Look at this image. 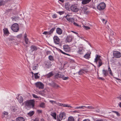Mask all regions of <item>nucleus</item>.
Instances as JSON below:
<instances>
[{
	"label": "nucleus",
	"instance_id": "6e6552de",
	"mask_svg": "<svg viewBox=\"0 0 121 121\" xmlns=\"http://www.w3.org/2000/svg\"><path fill=\"white\" fill-rule=\"evenodd\" d=\"M56 28L54 27L52 28L49 31H44L43 33V34L50 35L52 34L53 31L55 30Z\"/></svg>",
	"mask_w": 121,
	"mask_h": 121
},
{
	"label": "nucleus",
	"instance_id": "6e6d98bb",
	"mask_svg": "<svg viewBox=\"0 0 121 121\" xmlns=\"http://www.w3.org/2000/svg\"><path fill=\"white\" fill-rule=\"evenodd\" d=\"M37 112L38 113H41L42 112V110H37Z\"/></svg>",
	"mask_w": 121,
	"mask_h": 121
},
{
	"label": "nucleus",
	"instance_id": "a18cd8bd",
	"mask_svg": "<svg viewBox=\"0 0 121 121\" xmlns=\"http://www.w3.org/2000/svg\"><path fill=\"white\" fill-rule=\"evenodd\" d=\"M24 39L26 44H28V39L27 38L25 39Z\"/></svg>",
	"mask_w": 121,
	"mask_h": 121
},
{
	"label": "nucleus",
	"instance_id": "b1692460",
	"mask_svg": "<svg viewBox=\"0 0 121 121\" xmlns=\"http://www.w3.org/2000/svg\"><path fill=\"white\" fill-rule=\"evenodd\" d=\"M70 5L69 3H68L65 4V7L67 10H69L70 9Z\"/></svg>",
	"mask_w": 121,
	"mask_h": 121
},
{
	"label": "nucleus",
	"instance_id": "69168bd1",
	"mask_svg": "<svg viewBox=\"0 0 121 121\" xmlns=\"http://www.w3.org/2000/svg\"><path fill=\"white\" fill-rule=\"evenodd\" d=\"M34 121H39V119L38 118H36L34 120Z\"/></svg>",
	"mask_w": 121,
	"mask_h": 121
},
{
	"label": "nucleus",
	"instance_id": "bf43d9fd",
	"mask_svg": "<svg viewBox=\"0 0 121 121\" xmlns=\"http://www.w3.org/2000/svg\"><path fill=\"white\" fill-rule=\"evenodd\" d=\"M36 66H33V67L32 68V69L33 70H35V69H37L36 68Z\"/></svg>",
	"mask_w": 121,
	"mask_h": 121
},
{
	"label": "nucleus",
	"instance_id": "c03bdc74",
	"mask_svg": "<svg viewBox=\"0 0 121 121\" xmlns=\"http://www.w3.org/2000/svg\"><path fill=\"white\" fill-rule=\"evenodd\" d=\"M113 112H114L116 114L117 116H120V113H119L118 112L116 111H113Z\"/></svg>",
	"mask_w": 121,
	"mask_h": 121
},
{
	"label": "nucleus",
	"instance_id": "e433bc0d",
	"mask_svg": "<svg viewBox=\"0 0 121 121\" xmlns=\"http://www.w3.org/2000/svg\"><path fill=\"white\" fill-rule=\"evenodd\" d=\"M68 21H69V22L72 23L74 21V19L73 18H70Z\"/></svg>",
	"mask_w": 121,
	"mask_h": 121
},
{
	"label": "nucleus",
	"instance_id": "4468645a",
	"mask_svg": "<svg viewBox=\"0 0 121 121\" xmlns=\"http://www.w3.org/2000/svg\"><path fill=\"white\" fill-rule=\"evenodd\" d=\"M89 72L86 70L81 69L79 71L78 73V74L79 75H82L83 73H84L85 72L87 73Z\"/></svg>",
	"mask_w": 121,
	"mask_h": 121
},
{
	"label": "nucleus",
	"instance_id": "f8f14e48",
	"mask_svg": "<svg viewBox=\"0 0 121 121\" xmlns=\"http://www.w3.org/2000/svg\"><path fill=\"white\" fill-rule=\"evenodd\" d=\"M101 57V56L99 55H96L94 62L97 64H98V61L100 60H101L100 59Z\"/></svg>",
	"mask_w": 121,
	"mask_h": 121
},
{
	"label": "nucleus",
	"instance_id": "20e7f679",
	"mask_svg": "<svg viewBox=\"0 0 121 121\" xmlns=\"http://www.w3.org/2000/svg\"><path fill=\"white\" fill-rule=\"evenodd\" d=\"M66 117V114L64 112H60L59 117L57 118V121H61L63 119H65Z\"/></svg>",
	"mask_w": 121,
	"mask_h": 121
},
{
	"label": "nucleus",
	"instance_id": "09e8293b",
	"mask_svg": "<svg viewBox=\"0 0 121 121\" xmlns=\"http://www.w3.org/2000/svg\"><path fill=\"white\" fill-rule=\"evenodd\" d=\"M22 36V34H20V35H18L17 36V38H20Z\"/></svg>",
	"mask_w": 121,
	"mask_h": 121
},
{
	"label": "nucleus",
	"instance_id": "7ed1b4c3",
	"mask_svg": "<svg viewBox=\"0 0 121 121\" xmlns=\"http://www.w3.org/2000/svg\"><path fill=\"white\" fill-rule=\"evenodd\" d=\"M11 29L14 32H17L19 30V26L17 23H15L13 24L11 26Z\"/></svg>",
	"mask_w": 121,
	"mask_h": 121
},
{
	"label": "nucleus",
	"instance_id": "a19ab883",
	"mask_svg": "<svg viewBox=\"0 0 121 121\" xmlns=\"http://www.w3.org/2000/svg\"><path fill=\"white\" fill-rule=\"evenodd\" d=\"M70 15L67 14L66 16L64 17L68 21L70 18L69 17Z\"/></svg>",
	"mask_w": 121,
	"mask_h": 121
},
{
	"label": "nucleus",
	"instance_id": "37998d69",
	"mask_svg": "<svg viewBox=\"0 0 121 121\" xmlns=\"http://www.w3.org/2000/svg\"><path fill=\"white\" fill-rule=\"evenodd\" d=\"M11 110L13 112H15L17 109L16 108L14 107H12L11 109Z\"/></svg>",
	"mask_w": 121,
	"mask_h": 121
},
{
	"label": "nucleus",
	"instance_id": "0eeeda50",
	"mask_svg": "<svg viewBox=\"0 0 121 121\" xmlns=\"http://www.w3.org/2000/svg\"><path fill=\"white\" fill-rule=\"evenodd\" d=\"M85 51L83 48L82 47H80L78 48V50L77 51V53L80 55H83Z\"/></svg>",
	"mask_w": 121,
	"mask_h": 121
},
{
	"label": "nucleus",
	"instance_id": "58836bf2",
	"mask_svg": "<svg viewBox=\"0 0 121 121\" xmlns=\"http://www.w3.org/2000/svg\"><path fill=\"white\" fill-rule=\"evenodd\" d=\"M83 27L86 30H88L90 29V27L88 26H83Z\"/></svg>",
	"mask_w": 121,
	"mask_h": 121
},
{
	"label": "nucleus",
	"instance_id": "49530a36",
	"mask_svg": "<svg viewBox=\"0 0 121 121\" xmlns=\"http://www.w3.org/2000/svg\"><path fill=\"white\" fill-rule=\"evenodd\" d=\"M32 95L33 97L35 98H39L38 97L37 95L34 94H33Z\"/></svg>",
	"mask_w": 121,
	"mask_h": 121
},
{
	"label": "nucleus",
	"instance_id": "412c9836",
	"mask_svg": "<svg viewBox=\"0 0 121 121\" xmlns=\"http://www.w3.org/2000/svg\"><path fill=\"white\" fill-rule=\"evenodd\" d=\"M63 30L59 28H57L56 29V33L59 35H61L62 33Z\"/></svg>",
	"mask_w": 121,
	"mask_h": 121
},
{
	"label": "nucleus",
	"instance_id": "2eb2a0df",
	"mask_svg": "<svg viewBox=\"0 0 121 121\" xmlns=\"http://www.w3.org/2000/svg\"><path fill=\"white\" fill-rule=\"evenodd\" d=\"M30 51L31 52H33L34 51H36L38 49L36 46L34 45H32L30 47Z\"/></svg>",
	"mask_w": 121,
	"mask_h": 121
},
{
	"label": "nucleus",
	"instance_id": "3c124183",
	"mask_svg": "<svg viewBox=\"0 0 121 121\" xmlns=\"http://www.w3.org/2000/svg\"><path fill=\"white\" fill-rule=\"evenodd\" d=\"M51 63L49 61H48L46 63V65H51Z\"/></svg>",
	"mask_w": 121,
	"mask_h": 121
},
{
	"label": "nucleus",
	"instance_id": "9b49d317",
	"mask_svg": "<svg viewBox=\"0 0 121 121\" xmlns=\"http://www.w3.org/2000/svg\"><path fill=\"white\" fill-rule=\"evenodd\" d=\"M53 39L54 42L56 44H59L60 39L58 36H55Z\"/></svg>",
	"mask_w": 121,
	"mask_h": 121
},
{
	"label": "nucleus",
	"instance_id": "680f3d73",
	"mask_svg": "<svg viewBox=\"0 0 121 121\" xmlns=\"http://www.w3.org/2000/svg\"><path fill=\"white\" fill-rule=\"evenodd\" d=\"M73 24L75 26H79V25H78L77 24V23L75 22H74L73 23Z\"/></svg>",
	"mask_w": 121,
	"mask_h": 121
},
{
	"label": "nucleus",
	"instance_id": "0e129e2a",
	"mask_svg": "<svg viewBox=\"0 0 121 121\" xmlns=\"http://www.w3.org/2000/svg\"><path fill=\"white\" fill-rule=\"evenodd\" d=\"M89 13V11H85V12H84V13L85 14H88Z\"/></svg>",
	"mask_w": 121,
	"mask_h": 121
},
{
	"label": "nucleus",
	"instance_id": "a211bd4d",
	"mask_svg": "<svg viewBox=\"0 0 121 121\" xmlns=\"http://www.w3.org/2000/svg\"><path fill=\"white\" fill-rule=\"evenodd\" d=\"M73 36L71 35L67 36L66 40L68 42H70L72 40Z\"/></svg>",
	"mask_w": 121,
	"mask_h": 121
},
{
	"label": "nucleus",
	"instance_id": "5701e85b",
	"mask_svg": "<svg viewBox=\"0 0 121 121\" xmlns=\"http://www.w3.org/2000/svg\"><path fill=\"white\" fill-rule=\"evenodd\" d=\"M91 53H87L84 56V57L86 59H89L91 58L90 54Z\"/></svg>",
	"mask_w": 121,
	"mask_h": 121
},
{
	"label": "nucleus",
	"instance_id": "1a4fd4ad",
	"mask_svg": "<svg viewBox=\"0 0 121 121\" xmlns=\"http://www.w3.org/2000/svg\"><path fill=\"white\" fill-rule=\"evenodd\" d=\"M114 56L116 58H119L121 56V53L119 52L114 51L113 53Z\"/></svg>",
	"mask_w": 121,
	"mask_h": 121
},
{
	"label": "nucleus",
	"instance_id": "4c0bfd02",
	"mask_svg": "<svg viewBox=\"0 0 121 121\" xmlns=\"http://www.w3.org/2000/svg\"><path fill=\"white\" fill-rule=\"evenodd\" d=\"M108 71L109 72V74L111 75H112V73L110 68L109 66L108 68Z\"/></svg>",
	"mask_w": 121,
	"mask_h": 121
},
{
	"label": "nucleus",
	"instance_id": "f03ea898",
	"mask_svg": "<svg viewBox=\"0 0 121 121\" xmlns=\"http://www.w3.org/2000/svg\"><path fill=\"white\" fill-rule=\"evenodd\" d=\"M60 72H58L57 73H55L54 77L55 79H57L58 78H62L63 80H67L68 79L69 77H65V75H63L59 74Z\"/></svg>",
	"mask_w": 121,
	"mask_h": 121
},
{
	"label": "nucleus",
	"instance_id": "e2e57ef3",
	"mask_svg": "<svg viewBox=\"0 0 121 121\" xmlns=\"http://www.w3.org/2000/svg\"><path fill=\"white\" fill-rule=\"evenodd\" d=\"M102 21L104 23H105V24L106 23V22H107V21H105V19H103L102 20Z\"/></svg>",
	"mask_w": 121,
	"mask_h": 121
},
{
	"label": "nucleus",
	"instance_id": "9d476101",
	"mask_svg": "<svg viewBox=\"0 0 121 121\" xmlns=\"http://www.w3.org/2000/svg\"><path fill=\"white\" fill-rule=\"evenodd\" d=\"M35 84L36 87L39 89H43L44 88V85L41 82H37Z\"/></svg>",
	"mask_w": 121,
	"mask_h": 121
},
{
	"label": "nucleus",
	"instance_id": "c85d7f7f",
	"mask_svg": "<svg viewBox=\"0 0 121 121\" xmlns=\"http://www.w3.org/2000/svg\"><path fill=\"white\" fill-rule=\"evenodd\" d=\"M17 121H24L25 119L23 117H19L17 118Z\"/></svg>",
	"mask_w": 121,
	"mask_h": 121
},
{
	"label": "nucleus",
	"instance_id": "4be33fe9",
	"mask_svg": "<svg viewBox=\"0 0 121 121\" xmlns=\"http://www.w3.org/2000/svg\"><path fill=\"white\" fill-rule=\"evenodd\" d=\"M91 0H82V4L83 5H85L89 3Z\"/></svg>",
	"mask_w": 121,
	"mask_h": 121
},
{
	"label": "nucleus",
	"instance_id": "4d7b16f0",
	"mask_svg": "<svg viewBox=\"0 0 121 121\" xmlns=\"http://www.w3.org/2000/svg\"><path fill=\"white\" fill-rule=\"evenodd\" d=\"M98 79H99L101 80H105L104 78H102V77H99L98 78Z\"/></svg>",
	"mask_w": 121,
	"mask_h": 121
},
{
	"label": "nucleus",
	"instance_id": "8fccbe9b",
	"mask_svg": "<svg viewBox=\"0 0 121 121\" xmlns=\"http://www.w3.org/2000/svg\"><path fill=\"white\" fill-rule=\"evenodd\" d=\"M15 17L14 16L12 17V20L13 21H16V19L15 18Z\"/></svg>",
	"mask_w": 121,
	"mask_h": 121
},
{
	"label": "nucleus",
	"instance_id": "13d9d810",
	"mask_svg": "<svg viewBox=\"0 0 121 121\" xmlns=\"http://www.w3.org/2000/svg\"><path fill=\"white\" fill-rule=\"evenodd\" d=\"M78 107V108H85V107H86L85 106H80V107Z\"/></svg>",
	"mask_w": 121,
	"mask_h": 121
},
{
	"label": "nucleus",
	"instance_id": "cd10ccee",
	"mask_svg": "<svg viewBox=\"0 0 121 121\" xmlns=\"http://www.w3.org/2000/svg\"><path fill=\"white\" fill-rule=\"evenodd\" d=\"M51 85L54 88H56L59 87V85L57 84L54 82H52V83Z\"/></svg>",
	"mask_w": 121,
	"mask_h": 121
},
{
	"label": "nucleus",
	"instance_id": "bb28decb",
	"mask_svg": "<svg viewBox=\"0 0 121 121\" xmlns=\"http://www.w3.org/2000/svg\"><path fill=\"white\" fill-rule=\"evenodd\" d=\"M7 0H0V6L4 5L8 2Z\"/></svg>",
	"mask_w": 121,
	"mask_h": 121
},
{
	"label": "nucleus",
	"instance_id": "39448f33",
	"mask_svg": "<svg viewBox=\"0 0 121 121\" xmlns=\"http://www.w3.org/2000/svg\"><path fill=\"white\" fill-rule=\"evenodd\" d=\"M70 9L72 11L74 12H77L79 10V9L76 4H75L72 5L71 6Z\"/></svg>",
	"mask_w": 121,
	"mask_h": 121
},
{
	"label": "nucleus",
	"instance_id": "423d86ee",
	"mask_svg": "<svg viewBox=\"0 0 121 121\" xmlns=\"http://www.w3.org/2000/svg\"><path fill=\"white\" fill-rule=\"evenodd\" d=\"M106 7L105 3L104 2L99 4L97 7V9L99 10H103L105 9Z\"/></svg>",
	"mask_w": 121,
	"mask_h": 121
},
{
	"label": "nucleus",
	"instance_id": "338daca9",
	"mask_svg": "<svg viewBox=\"0 0 121 121\" xmlns=\"http://www.w3.org/2000/svg\"><path fill=\"white\" fill-rule=\"evenodd\" d=\"M103 119H97L96 120H95L94 121H103Z\"/></svg>",
	"mask_w": 121,
	"mask_h": 121
},
{
	"label": "nucleus",
	"instance_id": "052dcab7",
	"mask_svg": "<svg viewBox=\"0 0 121 121\" xmlns=\"http://www.w3.org/2000/svg\"><path fill=\"white\" fill-rule=\"evenodd\" d=\"M51 52L50 51H47L46 52V54L47 55H48L49 54H50Z\"/></svg>",
	"mask_w": 121,
	"mask_h": 121
},
{
	"label": "nucleus",
	"instance_id": "603ef678",
	"mask_svg": "<svg viewBox=\"0 0 121 121\" xmlns=\"http://www.w3.org/2000/svg\"><path fill=\"white\" fill-rule=\"evenodd\" d=\"M49 102L51 103H52L53 104V103H54L55 104H56V101H54L53 100H50Z\"/></svg>",
	"mask_w": 121,
	"mask_h": 121
},
{
	"label": "nucleus",
	"instance_id": "ddd939ff",
	"mask_svg": "<svg viewBox=\"0 0 121 121\" xmlns=\"http://www.w3.org/2000/svg\"><path fill=\"white\" fill-rule=\"evenodd\" d=\"M56 104L60 106H61L70 108H72V107L71 106L69 105H68L67 104H61L59 103H56Z\"/></svg>",
	"mask_w": 121,
	"mask_h": 121
},
{
	"label": "nucleus",
	"instance_id": "c9c22d12",
	"mask_svg": "<svg viewBox=\"0 0 121 121\" xmlns=\"http://www.w3.org/2000/svg\"><path fill=\"white\" fill-rule=\"evenodd\" d=\"M40 107L42 108H44L45 107V104L43 103H41L40 105Z\"/></svg>",
	"mask_w": 121,
	"mask_h": 121
},
{
	"label": "nucleus",
	"instance_id": "f3484780",
	"mask_svg": "<svg viewBox=\"0 0 121 121\" xmlns=\"http://www.w3.org/2000/svg\"><path fill=\"white\" fill-rule=\"evenodd\" d=\"M63 47L64 51L66 52H68L70 51V48L67 45H64Z\"/></svg>",
	"mask_w": 121,
	"mask_h": 121
},
{
	"label": "nucleus",
	"instance_id": "f257e3e1",
	"mask_svg": "<svg viewBox=\"0 0 121 121\" xmlns=\"http://www.w3.org/2000/svg\"><path fill=\"white\" fill-rule=\"evenodd\" d=\"M24 104L26 109L27 110L31 108H34L35 106V101L33 100H27L24 102Z\"/></svg>",
	"mask_w": 121,
	"mask_h": 121
},
{
	"label": "nucleus",
	"instance_id": "de8ad7c7",
	"mask_svg": "<svg viewBox=\"0 0 121 121\" xmlns=\"http://www.w3.org/2000/svg\"><path fill=\"white\" fill-rule=\"evenodd\" d=\"M83 10L84 11V12L86 11L88 9V8L87 7H84L83 9Z\"/></svg>",
	"mask_w": 121,
	"mask_h": 121
},
{
	"label": "nucleus",
	"instance_id": "dca6fc26",
	"mask_svg": "<svg viewBox=\"0 0 121 121\" xmlns=\"http://www.w3.org/2000/svg\"><path fill=\"white\" fill-rule=\"evenodd\" d=\"M3 31L4 34L6 36H8L10 34L7 28H4L3 29Z\"/></svg>",
	"mask_w": 121,
	"mask_h": 121
},
{
	"label": "nucleus",
	"instance_id": "7c9ffc66",
	"mask_svg": "<svg viewBox=\"0 0 121 121\" xmlns=\"http://www.w3.org/2000/svg\"><path fill=\"white\" fill-rule=\"evenodd\" d=\"M48 59L50 60L52 62L54 60L53 56L52 55H50L48 56Z\"/></svg>",
	"mask_w": 121,
	"mask_h": 121
},
{
	"label": "nucleus",
	"instance_id": "aec40b11",
	"mask_svg": "<svg viewBox=\"0 0 121 121\" xmlns=\"http://www.w3.org/2000/svg\"><path fill=\"white\" fill-rule=\"evenodd\" d=\"M17 99L19 103H22L23 101V97L22 96H19V95H18V97L17 98Z\"/></svg>",
	"mask_w": 121,
	"mask_h": 121
},
{
	"label": "nucleus",
	"instance_id": "5fc2aeb1",
	"mask_svg": "<svg viewBox=\"0 0 121 121\" xmlns=\"http://www.w3.org/2000/svg\"><path fill=\"white\" fill-rule=\"evenodd\" d=\"M64 12L63 11H60L58 12V13L60 15H61L63 14Z\"/></svg>",
	"mask_w": 121,
	"mask_h": 121
},
{
	"label": "nucleus",
	"instance_id": "6ab92c4d",
	"mask_svg": "<svg viewBox=\"0 0 121 121\" xmlns=\"http://www.w3.org/2000/svg\"><path fill=\"white\" fill-rule=\"evenodd\" d=\"M54 75L53 72L52 71L46 75V77L47 78H49L53 76Z\"/></svg>",
	"mask_w": 121,
	"mask_h": 121
},
{
	"label": "nucleus",
	"instance_id": "393cba45",
	"mask_svg": "<svg viewBox=\"0 0 121 121\" xmlns=\"http://www.w3.org/2000/svg\"><path fill=\"white\" fill-rule=\"evenodd\" d=\"M102 73L104 75V77H106L108 74V71L104 69L103 70Z\"/></svg>",
	"mask_w": 121,
	"mask_h": 121
},
{
	"label": "nucleus",
	"instance_id": "2f4dec72",
	"mask_svg": "<svg viewBox=\"0 0 121 121\" xmlns=\"http://www.w3.org/2000/svg\"><path fill=\"white\" fill-rule=\"evenodd\" d=\"M74 118L73 117L70 116L68 117L67 121H74Z\"/></svg>",
	"mask_w": 121,
	"mask_h": 121
},
{
	"label": "nucleus",
	"instance_id": "774afa93",
	"mask_svg": "<svg viewBox=\"0 0 121 121\" xmlns=\"http://www.w3.org/2000/svg\"><path fill=\"white\" fill-rule=\"evenodd\" d=\"M83 121H90V120L88 119H85Z\"/></svg>",
	"mask_w": 121,
	"mask_h": 121
},
{
	"label": "nucleus",
	"instance_id": "864d4df0",
	"mask_svg": "<svg viewBox=\"0 0 121 121\" xmlns=\"http://www.w3.org/2000/svg\"><path fill=\"white\" fill-rule=\"evenodd\" d=\"M52 17L53 18H55L57 17V15L56 14H53L52 15Z\"/></svg>",
	"mask_w": 121,
	"mask_h": 121
},
{
	"label": "nucleus",
	"instance_id": "ea45409f",
	"mask_svg": "<svg viewBox=\"0 0 121 121\" xmlns=\"http://www.w3.org/2000/svg\"><path fill=\"white\" fill-rule=\"evenodd\" d=\"M85 107L86 108H87L88 109H95V108L94 107H93L92 106H89L88 107Z\"/></svg>",
	"mask_w": 121,
	"mask_h": 121
},
{
	"label": "nucleus",
	"instance_id": "79ce46f5",
	"mask_svg": "<svg viewBox=\"0 0 121 121\" xmlns=\"http://www.w3.org/2000/svg\"><path fill=\"white\" fill-rule=\"evenodd\" d=\"M57 50L59 51L61 53H62L63 54H66V53L64 52H63V51H62L61 50V49H59V48H57Z\"/></svg>",
	"mask_w": 121,
	"mask_h": 121
},
{
	"label": "nucleus",
	"instance_id": "c756f323",
	"mask_svg": "<svg viewBox=\"0 0 121 121\" xmlns=\"http://www.w3.org/2000/svg\"><path fill=\"white\" fill-rule=\"evenodd\" d=\"M34 114V111H30L29 112L27 113L28 116L30 117L32 116Z\"/></svg>",
	"mask_w": 121,
	"mask_h": 121
},
{
	"label": "nucleus",
	"instance_id": "473e14b6",
	"mask_svg": "<svg viewBox=\"0 0 121 121\" xmlns=\"http://www.w3.org/2000/svg\"><path fill=\"white\" fill-rule=\"evenodd\" d=\"M56 113L55 112H52L51 114V115L53 117L54 119H56Z\"/></svg>",
	"mask_w": 121,
	"mask_h": 121
},
{
	"label": "nucleus",
	"instance_id": "72a5a7b5",
	"mask_svg": "<svg viewBox=\"0 0 121 121\" xmlns=\"http://www.w3.org/2000/svg\"><path fill=\"white\" fill-rule=\"evenodd\" d=\"M8 114V113L7 112H3V114L2 115V117L3 118L4 115H7Z\"/></svg>",
	"mask_w": 121,
	"mask_h": 121
},
{
	"label": "nucleus",
	"instance_id": "f704fd0d",
	"mask_svg": "<svg viewBox=\"0 0 121 121\" xmlns=\"http://www.w3.org/2000/svg\"><path fill=\"white\" fill-rule=\"evenodd\" d=\"M38 73L34 74L35 77V79H38L39 78V76L38 75Z\"/></svg>",
	"mask_w": 121,
	"mask_h": 121
},
{
	"label": "nucleus",
	"instance_id": "a878e982",
	"mask_svg": "<svg viewBox=\"0 0 121 121\" xmlns=\"http://www.w3.org/2000/svg\"><path fill=\"white\" fill-rule=\"evenodd\" d=\"M103 64L102 60H100L98 61V64H97V67L99 68L100 66H102Z\"/></svg>",
	"mask_w": 121,
	"mask_h": 121
}]
</instances>
